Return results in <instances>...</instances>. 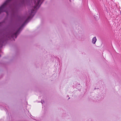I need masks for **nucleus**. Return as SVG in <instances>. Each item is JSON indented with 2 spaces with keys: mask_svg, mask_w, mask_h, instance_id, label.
<instances>
[{
  "mask_svg": "<svg viewBox=\"0 0 121 121\" xmlns=\"http://www.w3.org/2000/svg\"><path fill=\"white\" fill-rule=\"evenodd\" d=\"M11 0H7L0 7V13L4 11V9L6 5Z\"/></svg>",
  "mask_w": 121,
  "mask_h": 121,
  "instance_id": "f257e3e1",
  "label": "nucleus"
},
{
  "mask_svg": "<svg viewBox=\"0 0 121 121\" xmlns=\"http://www.w3.org/2000/svg\"><path fill=\"white\" fill-rule=\"evenodd\" d=\"M41 0H39V1L37 2L36 5L35 6L34 9L32 10L31 12V14H32L34 11V10L35 9H38L39 7V4L41 3Z\"/></svg>",
  "mask_w": 121,
  "mask_h": 121,
  "instance_id": "f03ea898",
  "label": "nucleus"
},
{
  "mask_svg": "<svg viewBox=\"0 0 121 121\" xmlns=\"http://www.w3.org/2000/svg\"><path fill=\"white\" fill-rule=\"evenodd\" d=\"M96 41V39L95 37H94L92 39V42L94 44H95Z\"/></svg>",
  "mask_w": 121,
  "mask_h": 121,
  "instance_id": "7ed1b4c3",
  "label": "nucleus"
},
{
  "mask_svg": "<svg viewBox=\"0 0 121 121\" xmlns=\"http://www.w3.org/2000/svg\"><path fill=\"white\" fill-rule=\"evenodd\" d=\"M21 27H20L19 29L18 30H17L16 32L14 34V35L15 36H16V35L17 34V33H18V32L19 31V30H20V29H21Z\"/></svg>",
  "mask_w": 121,
  "mask_h": 121,
  "instance_id": "20e7f679",
  "label": "nucleus"
},
{
  "mask_svg": "<svg viewBox=\"0 0 121 121\" xmlns=\"http://www.w3.org/2000/svg\"><path fill=\"white\" fill-rule=\"evenodd\" d=\"M30 16H29L28 17V18L25 21V23H24V24L25 23H26L27 21L30 18Z\"/></svg>",
  "mask_w": 121,
  "mask_h": 121,
  "instance_id": "39448f33",
  "label": "nucleus"
},
{
  "mask_svg": "<svg viewBox=\"0 0 121 121\" xmlns=\"http://www.w3.org/2000/svg\"><path fill=\"white\" fill-rule=\"evenodd\" d=\"M24 25L23 24V25H22V27Z\"/></svg>",
  "mask_w": 121,
  "mask_h": 121,
  "instance_id": "423d86ee",
  "label": "nucleus"
},
{
  "mask_svg": "<svg viewBox=\"0 0 121 121\" xmlns=\"http://www.w3.org/2000/svg\"><path fill=\"white\" fill-rule=\"evenodd\" d=\"M6 13H7V14H8V13H7V12H6Z\"/></svg>",
  "mask_w": 121,
  "mask_h": 121,
  "instance_id": "0eeeda50",
  "label": "nucleus"
},
{
  "mask_svg": "<svg viewBox=\"0 0 121 121\" xmlns=\"http://www.w3.org/2000/svg\"><path fill=\"white\" fill-rule=\"evenodd\" d=\"M120 14H121V12H120Z\"/></svg>",
  "mask_w": 121,
  "mask_h": 121,
  "instance_id": "6e6552de",
  "label": "nucleus"
}]
</instances>
